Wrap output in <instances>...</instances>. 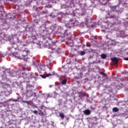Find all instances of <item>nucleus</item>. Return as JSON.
<instances>
[{
	"label": "nucleus",
	"instance_id": "obj_1",
	"mask_svg": "<svg viewBox=\"0 0 128 128\" xmlns=\"http://www.w3.org/2000/svg\"><path fill=\"white\" fill-rule=\"evenodd\" d=\"M12 56L19 60H26L28 56V52L26 50L18 51L14 52Z\"/></svg>",
	"mask_w": 128,
	"mask_h": 128
},
{
	"label": "nucleus",
	"instance_id": "obj_2",
	"mask_svg": "<svg viewBox=\"0 0 128 128\" xmlns=\"http://www.w3.org/2000/svg\"><path fill=\"white\" fill-rule=\"evenodd\" d=\"M76 26H78V22L76 20H71L66 24V26L69 28Z\"/></svg>",
	"mask_w": 128,
	"mask_h": 128
},
{
	"label": "nucleus",
	"instance_id": "obj_3",
	"mask_svg": "<svg viewBox=\"0 0 128 128\" xmlns=\"http://www.w3.org/2000/svg\"><path fill=\"white\" fill-rule=\"evenodd\" d=\"M32 87L30 88L28 86H27L26 94L28 98H30L31 96H32V94H34V92H32Z\"/></svg>",
	"mask_w": 128,
	"mask_h": 128
},
{
	"label": "nucleus",
	"instance_id": "obj_4",
	"mask_svg": "<svg viewBox=\"0 0 128 128\" xmlns=\"http://www.w3.org/2000/svg\"><path fill=\"white\" fill-rule=\"evenodd\" d=\"M111 60H112V62H113L115 64H118V59L116 57L111 58Z\"/></svg>",
	"mask_w": 128,
	"mask_h": 128
},
{
	"label": "nucleus",
	"instance_id": "obj_5",
	"mask_svg": "<svg viewBox=\"0 0 128 128\" xmlns=\"http://www.w3.org/2000/svg\"><path fill=\"white\" fill-rule=\"evenodd\" d=\"M84 114H86V116H88L90 114V110H86L83 112Z\"/></svg>",
	"mask_w": 128,
	"mask_h": 128
},
{
	"label": "nucleus",
	"instance_id": "obj_6",
	"mask_svg": "<svg viewBox=\"0 0 128 128\" xmlns=\"http://www.w3.org/2000/svg\"><path fill=\"white\" fill-rule=\"evenodd\" d=\"M52 76V74H48L45 75H42L41 76L42 78H48V76Z\"/></svg>",
	"mask_w": 128,
	"mask_h": 128
},
{
	"label": "nucleus",
	"instance_id": "obj_7",
	"mask_svg": "<svg viewBox=\"0 0 128 128\" xmlns=\"http://www.w3.org/2000/svg\"><path fill=\"white\" fill-rule=\"evenodd\" d=\"M118 110H120L118 108H112V112H118Z\"/></svg>",
	"mask_w": 128,
	"mask_h": 128
},
{
	"label": "nucleus",
	"instance_id": "obj_8",
	"mask_svg": "<svg viewBox=\"0 0 128 128\" xmlns=\"http://www.w3.org/2000/svg\"><path fill=\"white\" fill-rule=\"evenodd\" d=\"M102 58H103V60H104V58H106V54H102L100 56Z\"/></svg>",
	"mask_w": 128,
	"mask_h": 128
},
{
	"label": "nucleus",
	"instance_id": "obj_9",
	"mask_svg": "<svg viewBox=\"0 0 128 128\" xmlns=\"http://www.w3.org/2000/svg\"><path fill=\"white\" fill-rule=\"evenodd\" d=\"M59 116L62 120H64V114L63 113H60Z\"/></svg>",
	"mask_w": 128,
	"mask_h": 128
},
{
	"label": "nucleus",
	"instance_id": "obj_10",
	"mask_svg": "<svg viewBox=\"0 0 128 128\" xmlns=\"http://www.w3.org/2000/svg\"><path fill=\"white\" fill-rule=\"evenodd\" d=\"M40 70H44V65L40 66Z\"/></svg>",
	"mask_w": 128,
	"mask_h": 128
},
{
	"label": "nucleus",
	"instance_id": "obj_11",
	"mask_svg": "<svg viewBox=\"0 0 128 128\" xmlns=\"http://www.w3.org/2000/svg\"><path fill=\"white\" fill-rule=\"evenodd\" d=\"M66 82H67V80L66 79H65L64 80H63L62 82V84H66Z\"/></svg>",
	"mask_w": 128,
	"mask_h": 128
},
{
	"label": "nucleus",
	"instance_id": "obj_12",
	"mask_svg": "<svg viewBox=\"0 0 128 128\" xmlns=\"http://www.w3.org/2000/svg\"><path fill=\"white\" fill-rule=\"evenodd\" d=\"M80 56H84V54H86V52H84V51H80Z\"/></svg>",
	"mask_w": 128,
	"mask_h": 128
},
{
	"label": "nucleus",
	"instance_id": "obj_13",
	"mask_svg": "<svg viewBox=\"0 0 128 128\" xmlns=\"http://www.w3.org/2000/svg\"><path fill=\"white\" fill-rule=\"evenodd\" d=\"M32 112H33V114H38V112L36 111V110H32Z\"/></svg>",
	"mask_w": 128,
	"mask_h": 128
},
{
	"label": "nucleus",
	"instance_id": "obj_14",
	"mask_svg": "<svg viewBox=\"0 0 128 128\" xmlns=\"http://www.w3.org/2000/svg\"><path fill=\"white\" fill-rule=\"evenodd\" d=\"M38 114L41 116H44V112H42V110H40V112H39Z\"/></svg>",
	"mask_w": 128,
	"mask_h": 128
},
{
	"label": "nucleus",
	"instance_id": "obj_15",
	"mask_svg": "<svg viewBox=\"0 0 128 128\" xmlns=\"http://www.w3.org/2000/svg\"><path fill=\"white\" fill-rule=\"evenodd\" d=\"M31 40H36V36H32L31 37Z\"/></svg>",
	"mask_w": 128,
	"mask_h": 128
},
{
	"label": "nucleus",
	"instance_id": "obj_16",
	"mask_svg": "<svg viewBox=\"0 0 128 128\" xmlns=\"http://www.w3.org/2000/svg\"><path fill=\"white\" fill-rule=\"evenodd\" d=\"M83 80L84 82H88V78H85Z\"/></svg>",
	"mask_w": 128,
	"mask_h": 128
},
{
	"label": "nucleus",
	"instance_id": "obj_17",
	"mask_svg": "<svg viewBox=\"0 0 128 128\" xmlns=\"http://www.w3.org/2000/svg\"><path fill=\"white\" fill-rule=\"evenodd\" d=\"M109 18H116V16H114V15L111 16Z\"/></svg>",
	"mask_w": 128,
	"mask_h": 128
},
{
	"label": "nucleus",
	"instance_id": "obj_18",
	"mask_svg": "<svg viewBox=\"0 0 128 128\" xmlns=\"http://www.w3.org/2000/svg\"><path fill=\"white\" fill-rule=\"evenodd\" d=\"M2 40V34L0 33V40Z\"/></svg>",
	"mask_w": 128,
	"mask_h": 128
},
{
	"label": "nucleus",
	"instance_id": "obj_19",
	"mask_svg": "<svg viewBox=\"0 0 128 128\" xmlns=\"http://www.w3.org/2000/svg\"><path fill=\"white\" fill-rule=\"evenodd\" d=\"M100 74H102V76H106V74L103 73L102 72H100Z\"/></svg>",
	"mask_w": 128,
	"mask_h": 128
},
{
	"label": "nucleus",
	"instance_id": "obj_20",
	"mask_svg": "<svg viewBox=\"0 0 128 128\" xmlns=\"http://www.w3.org/2000/svg\"><path fill=\"white\" fill-rule=\"evenodd\" d=\"M23 102H24L25 104H30V102H28V101H23Z\"/></svg>",
	"mask_w": 128,
	"mask_h": 128
},
{
	"label": "nucleus",
	"instance_id": "obj_21",
	"mask_svg": "<svg viewBox=\"0 0 128 128\" xmlns=\"http://www.w3.org/2000/svg\"><path fill=\"white\" fill-rule=\"evenodd\" d=\"M40 32H44V30H42V28H40Z\"/></svg>",
	"mask_w": 128,
	"mask_h": 128
},
{
	"label": "nucleus",
	"instance_id": "obj_22",
	"mask_svg": "<svg viewBox=\"0 0 128 128\" xmlns=\"http://www.w3.org/2000/svg\"><path fill=\"white\" fill-rule=\"evenodd\" d=\"M85 22H86V24H88V20L86 19Z\"/></svg>",
	"mask_w": 128,
	"mask_h": 128
},
{
	"label": "nucleus",
	"instance_id": "obj_23",
	"mask_svg": "<svg viewBox=\"0 0 128 128\" xmlns=\"http://www.w3.org/2000/svg\"><path fill=\"white\" fill-rule=\"evenodd\" d=\"M124 60H128V58H124Z\"/></svg>",
	"mask_w": 128,
	"mask_h": 128
},
{
	"label": "nucleus",
	"instance_id": "obj_24",
	"mask_svg": "<svg viewBox=\"0 0 128 128\" xmlns=\"http://www.w3.org/2000/svg\"><path fill=\"white\" fill-rule=\"evenodd\" d=\"M8 92V94H12V90H10V92Z\"/></svg>",
	"mask_w": 128,
	"mask_h": 128
},
{
	"label": "nucleus",
	"instance_id": "obj_25",
	"mask_svg": "<svg viewBox=\"0 0 128 128\" xmlns=\"http://www.w3.org/2000/svg\"><path fill=\"white\" fill-rule=\"evenodd\" d=\"M112 8H114V10H116V6H113V7H112Z\"/></svg>",
	"mask_w": 128,
	"mask_h": 128
},
{
	"label": "nucleus",
	"instance_id": "obj_26",
	"mask_svg": "<svg viewBox=\"0 0 128 128\" xmlns=\"http://www.w3.org/2000/svg\"><path fill=\"white\" fill-rule=\"evenodd\" d=\"M86 46H90V44H86Z\"/></svg>",
	"mask_w": 128,
	"mask_h": 128
},
{
	"label": "nucleus",
	"instance_id": "obj_27",
	"mask_svg": "<svg viewBox=\"0 0 128 128\" xmlns=\"http://www.w3.org/2000/svg\"><path fill=\"white\" fill-rule=\"evenodd\" d=\"M108 14V16H110V14L109 12H108V14Z\"/></svg>",
	"mask_w": 128,
	"mask_h": 128
},
{
	"label": "nucleus",
	"instance_id": "obj_28",
	"mask_svg": "<svg viewBox=\"0 0 128 128\" xmlns=\"http://www.w3.org/2000/svg\"><path fill=\"white\" fill-rule=\"evenodd\" d=\"M70 62V60H69V59L67 60V62Z\"/></svg>",
	"mask_w": 128,
	"mask_h": 128
},
{
	"label": "nucleus",
	"instance_id": "obj_29",
	"mask_svg": "<svg viewBox=\"0 0 128 128\" xmlns=\"http://www.w3.org/2000/svg\"><path fill=\"white\" fill-rule=\"evenodd\" d=\"M68 64H70V60H69V61H68Z\"/></svg>",
	"mask_w": 128,
	"mask_h": 128
},
{
	"label": "nucleus",
	"instance_id": "obj_30",
	"mask_svg": "<svg viewBox=\"0 0 128 128\" xmlns=\"http://www.w3.org/2000/svg\"><path fill=\"white\" fill-rule=\"evenodd\" d=\"M22 74H24V73H22Z\"/></svg>",
	"mask_w": 128,
	"mask_h": 128
},
{
	"label": "nucleus",
	"instance_id": "obj_31",
	"mask_svg": "<svg viewBox=\"0 0 128 128\" xmlns=\"http://www.w3.org/2000/svg\"><path fill=\"white\" fill-rule=\"evenodd\" d=\"M50 86L52 87V86Z\"/></svg>",
	"mask_w": 128,
	"mask_h": 128
}]
</instances>
